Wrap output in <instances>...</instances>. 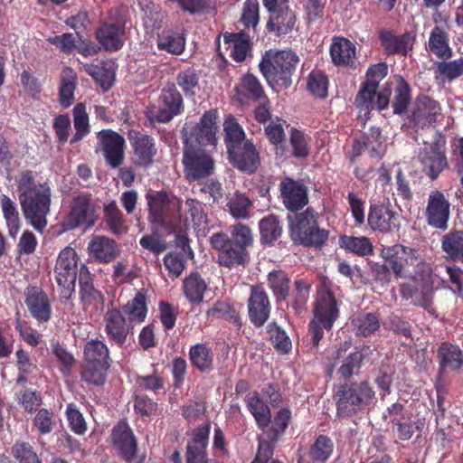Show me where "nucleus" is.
<instances>
[{
    "label": "nucleus",
    "mask_w": 463,
    "mask_h": 463,
    "mask_svg": "<svg viewBox=\"0 0 463 463\" xmlns=\"http://www.w3.org/2000/svg\"><path fill=\"white\" fill-rule=\"evenodd\" d=\"M96 207L91 194L82 192L74 195L70 203V211L62 226L66 231L74 230L80 226L90 228L95 222Z\"/></svg>",
    "instance_id": "f8f14e48"
},
{
    "label": "nucleus",
    "mask_w": 463,
    "mask_h": 463,
    "mask_svg": "<svg viewBox=\"0 0 463 463\" xmlns=\"http://www.w3.org/2000/svg\"><path fill=\"white\" fill-rule=\"evenodd\" d=\"M192 365L201 373H209L213 369L214 353L206 343H199L189 349Z\"/></svg>",
    "instance_id": "ea45409f"
},
{
    "label": "nucleus",
    "mask_w": 463,
    "mask_h": 463,
    "mask_svg": "<svg viewBox=\"0 0 463 463\" xmlns=\"http://www.w3.org/2000/svg\"><path fill=\"white\" fill-rule=\"evenodd\" d=\"M0 203L4 218L5 219L9 230V234L12 237H15L20 228V218L16 204L5 194L1 196Z\"/></svg>",
    "instance_id": "13d9d810"
},
{
    "label": "nucleus",
    "mask_w": 463,
    "mask_h": 463,
    "mask_svg": "<svg viewBox=\"0 0 463 463\" xmlns=\"http://www.w3.org/2000/svg\"><path fill=\"white\" fill-rule=\"evenodd\" d=\"M125 25L119 23H103L96 31V38L104 50L117 52L124 45Z\"/></svg>",
    "instance_id": "c756f323"
},
{
    "label": "nucleus",
    "mask_w": 463,
    "mask_h": 463,
    "mask_svg": "<svg viewBox=\"0 0 463 463\" xmlns=\"http://www.w3.org/2000/svg\"><path fill=\"white\" fill-rule=\"evenodd\" d=\"M24 303L31 317L38 323H47L51 320V301L42 287L29 285L24 289Z\"/></svg>",
    "instance_id": "393cba45"
},
{
    "label": "nucleus",
    "mask_w": 463,
    "mask_h": 463,
    "mask_svg": "<svg viewBox=\"0 0 463 463\" xmlns=\"http://www.w3.org/2000/svg\"><path fill=\"white\" fill-rule=\"evenodd\" d=\"M298 61V56L292 51L269 49L262 55L259 69L272 90L288 89Z\"/></svg>",
    "instance_id": "20e7f679"
},
{
    "label": "nucleus",
    "mask_w": 463,
    "mask_h": 463,
    "mask_svg": "<svg viewBox=\"0 0 463 463\" xmlns=\"http://www.w3.org/2000/svg\"><path fill=\"white\" fill-rule=\"evenodd\" d=\"M379 40L388 55L406 56L413 49L416 34L414 32H405L401 35H396L392 31L383 30L379 33Z\"/></svg>",
    "instance_id": "cd10ccee"
},
{
    "label": "nucleus",
    "mask_w": 463,
    "mask_h": 463,
    "mask_svg": "<svg viewBox=\"0 0 463 463\" xmlns=\"http://www.w3.org/2000/svg\"><path fill=\"white\" fill-rule=\"evenodd\" d=\"M226 152L229 163L242 173L255 174L260 165V150L251 139L244 141Z\"/></svg>",
    "instance_id": "dca6fc26"
},
{
    "label": "nucleus",
    "mask_w": 463,
    "mask_h": 463,
    "mask_svg": "<svg viewBox=\"0 0 463 463\" xmlns=\"http://www.w3.org/2000/svg\"><path fill=\"white\" fill-rule=\"evenodd\" d=\"M269 288L278 302L285 301L290 291V279L288 273L282 269H273L267 277Z\"/></svg>",
    "instance_id": "49530a36"
},
{
    "label": "nucleus",
    "mask_w": 463,
    "mask_h": 463,
    "mask_svg": "<svg viewBox=\"0 0 463 463\" xmlns=\"http://www.w3.org/2000/svg\"><path fill=\"white\" fill-rule=\"evenodd\" d=\"M147 315L145 291H137L133 299L128 301L122 309L110 308L104 315L105 333L109 341L121 347L128 336L133 334L134 323L145 321Z\"/></svg>",
    "instance_id": "7ed1b4c3"
},
{
    "label": "nucleus",
    "mask_w": 463,
    "mask_h": 463,
    "mask_svg": "<svg viewBox=\"0 0 463 463\" xmlns=\"http://www.w3.org/2000/svg\"><path fill=\"white\" fill-rule=\"evenodd\" d=\"M309 137L299 129L292 128L290 130L289 145L291 156L298 159H305L310 154Z\"/></svg>",
    "instance_id": "680f3d73"
},
{
    "label": "nucleus",
    "mask_w": 463,
    "mask_h": 463,
    "mask_svg": "<svg viewBox=\"0 0 463 463\" xmlns=\"http://www.w3.org/2000/svg\"><path fill=\"white\" fill-rule=\"evenodd\" d=\"M426 50L443 61L452 58L453 50L449 45V34L444 27L435 25L431 29L426 43Z\"/></svg>",
    "instance_id": "7c9ffc66"
},
{
    "label": "nucleus",
    "mask_w": 463,
    "mask_h": 463,
    "mask_svg": "<svg viewBox=\"0 0 463 463\" xmlns=\"http://www.w3.org/2000/svg\"><path fill=\"white\" fill-rule=\"evenodd\" d=\"M128 138L132 149V164L136 167L148 169L155 163L157 154L156 139L136 129H130Z\"/></svg>",
    "instance_id": "ddd939ff"
},
{
    "label": "nucleus",
    "mask_w": 463,
    "mask_h": 463,
    "mask_svg": "<svg viewBox=\"0 0 463 463\" xmlns=\"http://www.w3.org/2000/svg\"><path fill=\"white\" fill-rule=\"evenodd\" d=\"M234 90L240 103H243L245 100L258 101L266 97L260 80L252 73L243 75L240 84Z\"/></svg>",
    "instance_id": "72a5a7b5"
},
{
    "label": "nucleus",
    "mask_w": 463,
    "mask_h": 463,
    "mask_svg": "<svg viewBox=\"0 0 463 463\" xmlns=\"http://www.w3.org/2000/svg\"><path fill=\"white\" fill-rule=\"evenodd\" d=\"M217 128V111L207 110L189 134L185 133L184 145H192L193 142L203 146L215 145Z\"/></svg>",
    "instance_id": "412c9836"
},
{
    "label": "nucleus",
    "mask_w": 463,
    "mask_h": 463,
    "mask_svg": "<svg viewBox=\"0 0 463 463\" xmlns=\"http://www.w3.org/2000/svg\"><path fill=\"white\" fill-rule=\"evenodd\" d=\"M340 301L335 296L326 294L315 297L313 303V317L308 324L311 335V348H317L324 338V330L330 331L340 316Z\"/></svg>",
    "instance_id": "6e6552de"
},
{
    "label": "nucleus",
    "mask_w": 463,
    "mask_h": 463,
    "mask_svg": "<svg viewBox=\"0 0 463 463\" xmlns=\"http://www.w3.org/2000/svg\"><path fill=\"white\" fill-rule=\"evenodd\" d=\"M97 138L107 164L112 168L122 165L126 145L123 136L112 129H103L98 132Z\"/></svg>",
    "instance_id": "b1692460"
},
{
    "label": "nucleus",
    "mask_w": 463,
    "mask_h": 463,
    "mask_svg": "<svg viewBox=\"0 0 463 463\" xmlns=\"http://www.w3.org/2000/svg\"><path fill=\"white\" fill-rule=\"evenodd\" d=\"M370 353L369 345L356 346L354 351L349 353L342 361V364L338 368V374L345 380L350 379L354 375H357L363 365V362Z\"/></svg>",
    "instance_id": "e433bc0d"
},
{
    "label": "nucleus",
    "mask_w": 463,
    "mask_h": 463,
    "mask_svg": "<svg viewBox=\"0 0 463 463\" xmlns=\"http://www.w3.org/2000/svg\"><path fill=\"white\" fill-rule=\"evenodd\" d=\"M225 42H232L233 47L231 51V57L237 62H242L250 51L251 43L248 35L245 33H230L224 36Z\"/></svg>",
    "instance_id": "4d7b16f0"
},
{
    "label": "nucleus",
    "mask_w": 463,
    "mask_h": 463,
    "mask_svg": "<svg viewBox=\"0 0 463 463\" xmlns=\"http://www.w3.org/2000/svg\"><path fill=\"white\" fill-rule=\"evenodd\" d=\"M418 159L422 172L431 181L436 180L440 173L449 167L445 149L439 142H433L421 148L418 154Z\"/></svg>",
    "instance_id": "4be33fe9"
},
{
    "label": "nucleus",
    "mask_w": 463,
    "mask_h": 463,
    "mask_svg": "<svg viewBox=\"0 0 463 463\" xmlns=\"http://www.w3.org/2000/svg\"><path fill=\"white\" fill-rule=\"evenodd\" d=\"M437 356L439 373H445L448 369L458 373L463 367V352L457 345L442 342L438 348Z\"/></svg>",
    "instance_id": "473e14b6"
},
{
    "label": "nucleus",
    "mask_w": 463,
    "mask_h": 463,
    "mask_svg": "<svg viewBox=\"0 0 463 463\" xmlns=\"http://www.w3.org/2000/svg\"><path fill=\"white\" fill-rule=\"evenodd\" d=\"M291 421V411L288 407L281 408L275 415L269 418L267 427L259 428L263 437L270 441L278 442L285 434Z\"/></svg>",
    "instance_id": "f704fd0d"
},
{
    "label": "nucleus",
    "mask_w": 463,
    "mask_h": 463,
    "mask_svg": "<svg viewBox=\"0 0 463 463\" xmlns=\"http://www.w3.org/2000/svg\"><path fill=\"white\" fill-rule=\"evenodd\" d=\"M356 47L345 37H335L330 45V56L335 66L355 67Z\"/></svg>",
    "instance_id": "2f4dec72"
},
{
    "label": "nucleus",
    "mask_w": 463,
    "mask_h": 463,
    "mask_svg": "<svg viewBox=\"0 0 463 463\" xmlns=\"http://www.w3.org/2000/svg\"><path fill=\"white\" fill-rule=\"evenodd\" d=\"M87 252L90 259L102 264L112 262L120 254V248L117 241L104 235H93L87 246Z\"/></svg>",
    "instance_id": "a878e982"
},
{
    "label": "nucleus",
    "mask_w": 463,
    "mask_h": 463,
    "mask_svg": "<svg viewBox=\"0 0 463 463\" xmlns=\"http://www.w3.org/2000/svg\"><path fill=\"white\" fill-rule=\"evenodd\" d=\"M269 341L275 349L282 354H288L292 348V343L286 331L276 322L269 323L267 326Z\"/></svg>",
    "instance_id": "052dcab7"
},
{
    "label": "nucleus",
    "mask_w": 463,
    "mask_h": 463,
    "mask_svg": "<svg viewBox=\"0 0 463 463\" xmlns=\"http://www.w3.org/2000/svg\"><path fill=\"white\" fill-rule=\"evenodd\" d=\"M424 216L430 227L442 232L448 230L450 203L443 192L435 189L430 193Z\"/></svg>",
    "instance_id": "2eb2a0df"
},
{
    "label": "nucleus",
    "mask_w": 463,
    "mask_h": 463,
    "mask_svg": "<svg viewBox=\"0 0 463 463\" xmlns=\"http://www.w3.org/2000/svg\"><path fill=\"white\" fill-rule=\"evenodd\" d=\"M260 241L263 245H271L282 234L280 221L274 214H269L259 223Z\"/></svg>",
    "instance_id": "603ef678"
},
{
    "label": "nucleus",
    "mask_w": 463,
    "mask_h": 463,
    "mask_svg": "<svg viewBox=\"0 0 463 463\" xmlns=\"http://www.w3.org/2000/svg\"><path fill=\"white\" fill-rule=\"evenodd\" d=\"M207 288L205 280L198 272H191L183 281L184 294L193 304H199L203 300Z\"/></svg>",
    "instance_id": "a18cd8bd"
},
{
    "label": "nucleus",
    "mask_w": 463,
    "mask_h": 463,
    "mask_svg": "<svg viewBox=\"0 0 463 463\" xmlns=\"http://www.w3.org/2000/svg\"><path fill=\"white\" fill-rule=\"evenodd\" d=\"M417 251L414 248L396 243L384 246L381 250V257L388 262L396 279H402L407 277V268L417 260Z\"/></svg>",
    "instance_id": "f3484780"
},
{
    "label": "nucleus",
    "mask_w": 463,
    "mask_h": 463,
    "mask_svg": "<svg viewBox=\"0 0 463 463\" xmlns=\"http://www.w3.org/2000/svg\"><path fill=\"white\" fill-rule=\"evenodd\" d=\"M86 71L98 82L103 91H108L112 87L115 71L110 63L100 61L99 64L86 69Z\"/></svg>",
    "instance_id": "6e6d98bb"
},
{
    "label": "nucleus",
    "mask_w": 463,
    "mask_h": 463,
    "mask_svg": "<svg viewBox=\"0 0 463 463\" xmlns=\"http://www.w3.org/2000/svg\"><path fill=\"white\" fill-rule=\"evenodd\" d=\"M334 451V442L326 435H318L307 453L300 457L308 463H326Z\"/></svg>",
    "instance_id": "c9c22d12"
},
{
    "label": "nucleus",
    "mask_w": 463,
    "mask_h": 463,
    "mask_svg": "<svg viewBox=\"0 0 463 463\" xmlns=\"http://www.w3.org/2000/svg\"><path fill=\"white\" fill-rule=\"evenodd\" d=\"M441 249L449 260L463 262V230L445 234L441 238Z\"/></svg>",
    "instance_id": "09e8293b"
},
{
    "label": "nucleus",
    "mask_w": 463,
    "mask_h": 463,
    "mask_svg": "<svg viewBox=\"0 0 463 463\" xmlns=\"http://www.w3.org/2000/svg\"><path fill=\"white\" fill-rule=\"evenodd\" d=\"M271 303L262 284L252 285L247 300L250 322L256 327L263 326L269 319Z\"/></svg>",
    "instance_id": "a211bd4d"
},
{
    "label": "nucleus",
    "mask_w": 463,
    "mask_h": 463,
    "mask_svg": "<svg viewBox=\"0 0 463 463\" xmlns=\"http://www.w3.org/2000/svg\"><path fill=\"white\" fill-rule=\"evenodd\" d=\"M148 221L156 228H165L174 219L180 217L182 200L166 191L149 190L146 195Z\"/></svg>",
    "instance_id": "1a4fd4ad"
},
{
    "label": "nucleus",
    "mask_w": 463,
    "mask_h": 463,
    "mask_svg": "<svg viewBox=\"0 0 463 463\" xmlns=\"http://www.w3.org/2000/svg\"><path fill=\"white\" fill-rule=\"evenodd\" d=\"M339 241L343 249L360 257L371 256L374 251L371 240L366 236L343 235Z\"/></svg>",
    "instance_id": "8fccbe9b"
},
{
    "label": "nucleus",
    "mask_w": 463,
    "mask_h": 463,
    "mask_svg": "<svg viewBox=\"0 0 463 463\" xmlns=\"http://www.w3.org/2000/svg\"><path fill=\"white\" fill-rule=\"evenodd\" d=\"M297 23L295 13L290 9L277 12L269 15L267 30L276 36L287 35L294 29Z\"/></svg>",
    "instance_id": "4c0bfd02"
},
{
    "label": "nucleus",
    "mask_w": 463,
    "mask_h": 463,
    "mask_svg": "<svg viewBox=\"0 0 463 463\" xmlns=\"http://www.w3.org/2000/svg\"><path fill=\"white\" fill-rule=\"evenodd\" d=\"M375 398V392L367 380L345 382L334 395L336 415L348 419L364 411Z\"/></svg>",
    "instance_id": "39448f33"
},
{
    "label": "nucleus",
    "mask_w": 463,
    "mask_h": 463,
    "mask_svg": "<svg viewBox=\"0 0 463 463\" xmlns=\"http://www.w3.org/2000/svg\"><path fill=\"white\" fill-rule=\"evenodd\" d=\"M354 334L358 336L369 337L381 326V320L377 314L372 312H358L352 318Z\"/></svg>",
    "instance_id": "37998d69"
},
{
    "label": "nucleus",
    "mask_w": 463,
    "mask_h": 463,
    "mask_svg": "<svg viewBox=\"0 0 463 463\" xmlns=\"http://www.w3.org/2000/svg\"><path fill=\"white\" fill-rule=\"evenodd\" d=\"M440 112L441 107L438 101L429 96H423L418 99L416 107L408 119L413 128H424L435 124Z\"/></svg>",
    "instance_id": "bb28decb"
},
{
    "label": "nucleus",
    "mask_w": 463,
    "mask_h": 463,
    "mask_svg": "<svg viewBox=\"0 0 463 463\" xmlns=\"http://www.w3.org/2000/svg\"><path fill=\"white\" fill-rule=\"evenodd\" d=\"M184 175L189 183L208 178L214 170V159L205 150L184 145L183 152Z\"/></svg>",
    "instance_id": "9b49d317"
},
{
    "label": "nucleus",
    "mask_w": 463,
    "mask_h": 463,
    "mask_svg": "<svg viewBox=\"0 0 463 463\" xmlns=\"http://www.w3.org/2000/svg\"><path fill=\"white\" fill-rule=\"evenodd\" d=\"M436 79L442 82H452L463 75V57L453 61L436 62Z\"/></svg>",
    "instance_id": "864d4df0"
},
{
    "label": "nucleus",
    "mask_w": 463,
    "mask_h": 463,
    "mask_svg": "<svg viewBox=\"0 0 463 463\" xmlns=\"http://www.w3.org/2000/svg\"><path fill=\"white\" fill-rule=\"evenodd\" d=\"M367 223L373 231L382 233L398 232L401 228L399 214L385 203L370 204Z\"/></svg>",
    "instance_id": "aec40b11"
},
{
    "label": "nucleus",
    "mask_w": 463,
    "mask_h": 463,
    "mask_svg": "<svg viewBox=\"0 0 463 463\" xmlns=\"http://www.w3.org/2000/svg\"><path fill=\"white\" fill-rule=\"evenodd\" d=\"M37 173L23 170L15 179L18 200L24 218L39 232L47 225L52 191L47 182H36Z\"/></svg>",
    "instance_id": "f257e3e1"
},
{
    "label": "nucleus",
    "mask_w": 463,
    "mask_h": 463,
    "mask_svg": "<svg viewBox=\"0 0 463 463\" xmlns=\"http://www.w3.org/2000/svg\"><path fill=\"white\" fill-rule=\"evenodd\" d=\"M246 406L254 418L258 428L267 427L271 411L257 391L249 392L244 398Z\"/></svg>",
    "instance_id": "a19ab883"
},
{
    "label": "nucleus",
    "mask_w": 463,
    "mask_h": 463,
    "mask_svg": "<svg viewBox=\"0 0 463 463\" xmlns=\"http://www.w3.org/2000/svg\"><path fill=\"white\" fill-rule=\"evenodd\" d=\"M179 243L182 244V251H171L165 254L163 259L164 265L168 271V276L174 280L181 276L186 268V259L184 256L185 246H188V239L180 236Z\"/></svg>",
    "instance_id": "c03bdc74"
},
{
    "label": "nucleus",
    "mask_w": 463,
    "mask_h": 463,
    "mask_svg": "<svg viewBox=\"0 0 463 463\" xmlns=\"http://www.w3.org/2000/svg\"><path fill=\"white\" fill-rule=\"evenodd\" d=\"M230 235L218 232L210 237L211 246L217 250V262L230 269L245 266L250 260L248 248L253 244L250 228L241 222L230 226Z\"/></svg>",
    "instance_id": "f03ea898"
},
{
    "label": "nucleus",
    "mask_w": 463,
    "mask_h": 463,
    "mask_svg": "<svg viewBox=\"0 0 463 463\" xmlns=\"http://www.w3.org/2000/svg\"><path fill=\"white\" fill-rule=\"evenodd\" d=\"M111 443L118 455L127 463H131L137 457V440L126 420H119L111 430Z\"/></svg>",
    "instance_id": "5701e85b"
},
{
    "label": "nucleus",
    "mask_w": 463,
    "mask_h": 463,
    "mask_svg": "<svg viewBox=\"0 0 463 463\" xmlns=\"http://www.w3.org/2000/svg\"><path fill=\"white\" fill-rule=\"evenodd\" d=\"M164 388V380L156 372L149 375H137L135 379V392L147 391L158 393Z\"/></svg>",
    "instance_id": "338daca9"
},
{
    "label": "nucleus",
    "mask_w": 463,
    "mask_h": 463,
    "mask_svg": "<svg viewBox=\"0 0 463 463\" xmlns=\"http://www.w3.org/2000/svg\"><path fill=\"white\" fill-rule=\"evenodd\" d=\"M111 363L109 350L104 342L99 339L88 341L83 350L81 380L89 384L102 386L107 381Z\"/></svg>",
    "instance_id": "0eeeda50"
},
{
    "label": "nucleus",
    "mask_w": 463,
    "mask_h": 463,
    "mask_svg": "<svg viewBox=\"0 0 463 463\" xmlns=\"http://www.w3.org/2000/svg\"><path fill=\"white\" fill-rule=\"evenodd\" d=\"M411 100V90L409 83L401 78L394 90V98L392 103L393 113L404 114Z\"/></svg>",
    "instance_id": "bf43d9fd"
},
{
    "label": "nucleus",
    "mask_w": 463,
    "mask_h": 463,
    "mask_svg": "<svg viewBox=\"0 0 463 463\" xmlns=\"http://www.w3.org/2000/svg\"><path fill=\"white\" fill-rule=\"evenodd\" d=\"M134 410L143 418L157 415L159 407L156 402L145 393H134Z\"/></svg>",
    "instance_id": "774afa93"
},
{
    "label": "nucleus",
    "mask_w": 463,
    "mask_h": 463,
    "mask_svg": "<svg viewBox=\"0 0 463 463\" xmlns=\"http://www.w3.org/2000/svg\"><path fill=\"white\" fill-rule=\"evenodd\" d=\"M11 454L19 463H41L33 447L27 441L16 440L11 448Z\"/></svg>",
    "instance_id": "69168bd1"
},
{
    "label": "nucleus",
    "mask_w": 463,
    "mask_h": 463,
    "mask_svg": "<svg viewBox=\"0 0 463 463\" xmlns=\"http://www.w3.org/2000/svg\"><path fill=\"white\" fill-rule=\"evenodd\" d=\"M208 319H223L238 329L242 326V320L231 300H218L206 311Z\"/></svg>",
    "instance_id": "58836bf2"
},
{
    "label": "nucleus",
    "mask_w": 463,
    "mask_h": 463,
    "mask_svg": "<svg viewBox=\"0 0 463 463\" xmlns=\"http://www.w3.org/2000/svg\"><path fill=\"white\" fill-rule=\"evenodd\" d=\"M403 296L412 298L414 306L420 307L430 314H435L433 303L434 289L432 284L422 285L420 288L415 287H406L402 289Z\"/></svg>",
    "instance_id": "79ce46f5"
},
{
    "label": "nucleus",
    "mask_w": 463,
    "mask_h": 463,
    "mask_svg": "<svg viewBox=\"0 0 463 463\" xmlns=\"http://www.w3.org/2000/svg\"><path fill=\"white\" fill-rule=\"evenodd\" d=\"M104 217L107 226L113 234L120 235L124 232V215L115 201L104 207Z\"/></svg>",
    "instance_id": "e2e57ef3"
},
{
    "label": "nucleus",
    "mask_w": 463,
    "mask_h": 463,
    "mask_svg": "<svg viewBox=\"0 0 463 463\" xmlns=\"http://www.w3.org/2000/svg\"><path fill=\"white\" fill-rule=\"evenodd\" d=\"M77 251L71 247H65L57 257L54 266L55 280L61 288V297L70 300L75 293L78 261Z\"/></svg>",
    "instance_id": "9d476101"
},
{
    "label": "nucleus",
    "mask_w": 463,
    "mask_h": 463,
    "mask_svg": "<svg viewBox=\"0 0 463 463\" xmlns=\"http://www.w3.org/2000/svg\"><path fill=\"white\" fill-rule=\"evenodd\" d=\"M279 198L290 213L302 210L308 203V189L301 181L284 177L279 183Z\"/></svg>",
    "instance_id": "6ab92c4d"
},
{
    "label": "nucleus",
    "mask_w": 463,
    "mask_h": 463,
    "mask_svg": "<svg viewBox=\"0 0 463 463\" xmlns=\"http://www.w3.org/2000/svg\"><path fill=\"white\" fill-rule=\"evenodd\" d=\"M318 213L311 207L288 216L289 236L295 244L321 247L328 239V232L318 226Z\"/></svg>",
    "instance_id": "423d86ee"
},
{
    "label": "nucleus",
    "mask_w": 463,
    "mask_h": 463,
    "mask_svg": "<svg viewBox=\"0 0 463 463\" xmlns=\"http://www.w3.org/2000/svg\"><path fill=\"white\" fill-rule=\"evenodd\" d=\"M158 101L161 108L148 118L152 122L168 123L184 111V99L174 82H167L161 90Z\"/></svg>",
    "instance_id": "4468645a"
},
{
    "label": "nucleus",
    "mask_w": 463,
    "mask_h": 463,
    "mask_svg": "<svg viewBox=\"0 0 463 463\" xmlns=\"http://www.w3.org/2000/svg\"><path fill=\"white\" fill-rule=\"evenodd\" d=\"M223 131L226 151L249 140L246 138L245 131L239 124L237 118L232 115L225 118Z\"/></svg>",
    "instance_id": "3c124183"
},
{
    "label": "nucleus",
    "mask_w": 463,
    "mask_h": 463,
    "mask_svg": "<svg viewBox=\"0 0 463 463\" xmlns=\"http://www.w3.org/2000/svg\"><path fill=\"white\" fill-rule=\"evenodd\" d=\"M184 34L173 30L163 31L157 37V48L174 55H180L185 50Z\"/></svg>",
    "instance_id": "de8ad7c7"
},
{
    "label": "nucleus",
    "mask_w": 463,
    "mask_h": 463,
    "mask_svg": "<svg viewBox=\"0 0 463 463\" xmlns=\"http://www.w3.org/2000/svg\"><path fill=\"white\" fill-rule=\"evenodd\" d=\"M80 301L84 308L104 304V297L94 286V275L85 264L79 269Z\"/></svg>",
    "instance_id": "c85d7f7f"
},
{
    "label": "nucleus",
    "mask_w": 463,
    "mask_h": 463,
    "mask_svg": "<svg viewBox=\"0 0 463 463\" xmlns=\"http://www.w3.org/2000/svg\"><path fill=\"white\" fill-rule=\"evenodd\" d=\"M229 211L235 219H248L249 210L252 206V201L244 194L235 192L227 203Z\"/></svg>",
    "instance_id": "0e129e2a"
},
{
    "label": "nucleus",
    "mask_w": 463,
    "mask_h": 463,
    "mask_svg": "<svg viewBox=\"0 0 463 463\" xmlns=\"http://www.w3.org/2000/svg\"><path fill=\"white\" fill-rule=\"evenodd\" d=\"M199 74L195 69L189 67L178 71L175 76V87L178 86L186 98L194 97L199 89Z\"/></svg>",
    "instance_id": "5fc2aeb1"
}]
</instances>
